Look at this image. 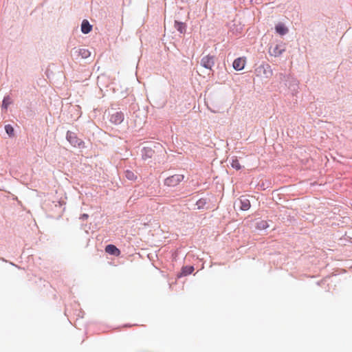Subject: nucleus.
Returning a JSON list of instances; mask_svg holds the SVG:
<instances>
[{
    "instance_id": "nucleus-9",
    "label": "nucleus",
    "mask_w": 352,
    "mask_h": 352,
    "mask_svg": "<svg viewBox=\"0 0 352 352\" xmlns=\"http://www.w3.org/2000/svg\"><path fill=\"white\" fill-rule=\"evenodd\" d=\"M276 31L280 35H285L287 33L288 29L283 23H278L275 27Z\"/></svg>"
},
{
    "instance_id": "nucleus-12",
    "label": "nucleus",
    "mask_w": 352,
    "mask_h": 352,
    "mask_svg": "<svg viewBox=\"0 0 352 352\" xmlns=\"http://www.w3.org/2000/svg\"><path fill=\"white\" fill-rule=\"evenodd\" d=\"M284 49H281L280 46L276 45L274 48L272 50V55L274 56H280L282 52L284 51Z\"/></svg>"
},
{
    "instance_id": "nucleus-16",
    "label": "nucleus",
    "mask_w": 352,
    "mask_h": 352,
    "mask_svg": "<svg viewBox=\"0 0 352 352\" xmlns=\"http://www.w3.org/2000/svg\"><path fill=\"white\" fill-rule=\"evenodd\" d=\"M257 228L264 230L268 228V224L266 221L261 220L257 223Z\"/></svg>"
},
{
    "instance_id": "nucleus-1",
    "label": "nucleus",
    "mask_w": 352,
    "mask_h": 352,
    "mask_svg": "<svg viewBox=\"0 0 352 352\" xmlns=\"http://www.w3.org/2000/svg\"><path fill=\"white\" fill-rule=\"evenodd\" d=\"M184 179V176L182 174H175L168 177L164 180V185L168 187H175L179 184Z\"/></svg>"
},
{
    "instance_id": "nucleus-6",
    "label": "nucleus",
    "mask_w": 352,
    "mask_h": 352,
    "mask_svg": "<svg viewBox=\"0 0 352 352\" xmlns=\"http://www.w3.org/2000/svg\"><path fill=\"white\" fill-rule=\"evenodd\" d=\"M239 208L242 210H248L250 208V201L245 197H241L239 199Z\"/></svg>"
},
{
    "instance_id": "nucleus-13",
    "label": "nucleus",
    "mask_w": 352,
    "mask_h": 352,
    "mask_svg": "<svg viewBox=\"0 0 352 352\" xmlns=\"http://www.w3.org/2000/svg\"><path fill=\"white\" fill-rule=\"evenodd\" d=\"M12 103V100L10 96H6L2 102V107L4 109H7L9 104Z\"/></svg>"
},
{
    "instance_id": "nucleus-11",
    "label": "nucleus",
    "mask_w": 352,
    "mask_h": 352,
    "mask_svg": "<svg viewBox=\"0 0 352 352\" xmlns=\"http://www.w3.org/2000/svg\"><path fill=\"white\" fill-rule=\"evenodd\" d=\"M175 27L180 33H184L186 32V25L184 23L175 21Z\"/></svg>"
},
{
    "instance_id": "nucleus-18",
    "label": "nucleus",
    "mask_w": 352,
    "mask_h": 352,
    "mask_svg": "<svg viewBox=\"0 0 352 352\" xmlns=\"http://www.w3.org/2000/svg\"><path fill=\"white\" fill-rule=\"evenodd\" d=\"M80 54L82 55V58H87L90 55V52L85 49L80 50Z\"/></svg>"
},
{
    "instance_id": "nucleus-2",
    "label": "nucleus",
    "mask_w": 352,
    "mask_h": 352,
    "mask_svg": "<svg viewBox=\"0 0 352 352\" xmlns=\"http://www.w3.org/2000/svg\"><path fill=\"white\" fill-rule=\"evenodd\" d=\"M67 141L74 147L78 148H84L85 142L80 138H78L76 135L71 131H68L67 133Z\"/></svg>"
},
{
    "instance_id": "nucleus-15",
    "label": "nucleus",
    "mask_w": 352,
    "mask_h": 352,
    "mask_svg": "<svg viewBox=\"0 0 352 352\" xmlns=\"http://www.w3.org/2000/svg\"><path fill=\"white\" fill-rule=\"evenodd\" d=\"M231 166L232 168H235L236 170H240L241 168V166L239 163V161L235 158L232 160Z\"/></svg>"
},
{
    "instance_id": "nucleus-17",
    "label": "nucleus",
    "mask_w": 352,
    "mask_h": 352,
    "mask_svg": "<svg viewBox=\"0 0 352 352\" xmlns=\"http://www.w3.org/2000/svg\"><path fill=\"white\" fill-rule=\"evenodd\" d=\"M125 175H126V177H127V179H129L130 180H133L136 178V176L135 175V174L131 170L126 171Z\"/></svg>"
},
{
    "instance_id": "nucleus-10",
    "label": "nucleus",
    "mask_w": 352,
    "mask_h": 352,
    "mask_svg": "<svg viewBox=\"0 0 352 352\" xmlns=\"http://www.w3.org/2000/svg\"><path fill=\"white\" fill-rule=\"evenodd\" d=\"M194 271V267L190 265L184 266L182 269L181 276H187L192 273Z\"/></svg>"
},
{
    "instance_id": "nucleus-5",
    "label": "nucleus",
    "mask_w": 352,
    "mask_h": 352,
    "mask_svg": "<svg viewBox=\"0 0 352 352\" xmlns=\"http://www.w3.org/2000/svg\"><path fill=\"white\" fill-rule=\"evenodd\" d=\"M245 65V58H237L233 62V67L235 70L241 71L242 70Z\"/></svg>"
},
{
    "instance_id": "nucleus-19",
    "label": "nucleus",
    "mask_w": 352,
    "mask_h": 352,
    "mask_svg": "<svg viewBox=\"0 0 352 352\" xmlns=\"http://www.w3.org/2000/svg\"><path fill=\"white\" fill-rule=\"evenodd\" d=\"M263 68H264V67H263V66H261V67H259V68H258V69H263Z\"/></svg>"
},
{
    "instance_id": "nucleus-4",
    "label": "nucleus",
    "mask_w": 352,
    "mask_h": 352,
    "mask_svg": "<svg viewBox=\"0 0 352 352\" xmlns=\"http://www.w3.org/2000/svg\"><path fill=\"white\" fill-rule=\"evenodd\" d=\"M201 65L206 69H211L214 65V56L210 55L204 56L201 60Z\"/></svg>"
},
{
    "instance_id": "nucleus-8",
    "label": "nucleus",
    "mask_w": 352,
    "mask_h": 352,
    "mask_svg": "<svg viewBox=\"0 0 352 352\" xmlns=\"http://www.w3.org/2000/svg\"><path fill=\"white\" fill-rule=\"evenodd\" d=\"M92 30V26L87 20H83L81 24V31L84 34H88Z\"/></svg>"
},
{
    "instance_id": "nucleus-7",
    "label": "nucleus",
    "mask_w": 352,
    "mask_h": 352,
    "mask_svg": "<svg viewBox=\"0 0 352 352\" xmlns=\"http://www.w3.org/2000/svg\"><path fill=\"white\" fill-rule=\"evenodd\" d=\"M105 252L109 254L119 256L120 251L114 245H108L105 247Z\"/></svg>"
},
{
    "instance_id": "nucleus-14",
    "label": "nucleus",
    "mask_w": 352,
    "mask_h": 352,
    "mask_svg": "<svg viewBox=\"0 0 352 352\" xmlns=\"http://www.w3.org/2000/svg\"><path fill=\"white\" fill-rule=\"evenodd\" d=\"M5 130L9 136L12 137L14 135V128L10 124L6 125Z\"/></svg>"
},
{
    "instance_id": "nucleus-3",
    "label": "nucleus",
    "mask_w": 352,
    "mask_h": 352,
    "mask_svg": "<svg viewBox=\"0 0 352 352\" xmlns=\"http://www.w3.org/2000/svg\"><path fill=\"white\" fill-rule=\"evenodd\" d=\"M124 116L122 112L121 111H116L113 113H112L110 116L109 121L115 124L118 125L121 124L124 120Z\"/></svg>"
}]
</instances>
